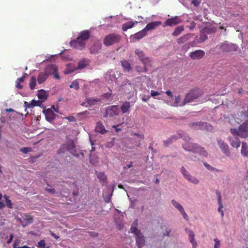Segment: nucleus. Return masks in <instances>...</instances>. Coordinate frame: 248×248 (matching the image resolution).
<instances>
[{
  "label": "nucleus",
  "mask_w": 248,
  "mask_h": 248,
  "mask_svg": "<svg viewBox=\"0 0 248 248\" xmlns=\"http://www.w3.org/2000/svg\"><path fill=\"white\" fill-rule=\"evenodd\" d=\"M190 34H185L177 40V43L178 44H184L187 41L190 37Z\"/></svg>",
  "instance_id": "2f4dec72"
},
{
  "label": "nucleus",
  "mask_w": 248,
  "mask_h": 248,
  "mask_svg": "<svg viewBox=\"0 0 248 248\" xmlns=\"http://www.w3.org/2000/svg\"><path fill=\"white\" fill-rule=\"evenodd\" d=\"M98 178L100 179L101 181H104L106 180L107 177L104 173H99L97 175Z\"/></svg>",
  "instance_id": "de8ad7c7"
},
{
  "label": "nucleus",
  "mask_w": 248,
  "mask_h": 248,
  "mask_svg": "<svg viewBox=\"0 0 248 248\" xmlns=\"http://www.w3.org/2000/svg\"><path fill=\"white\" fill-rule=\"evenodd\" d=\"M171 203L176 208L179 210V212L184 209L183 206L174 200H172L171 201Z\"/></svg>",
  "instance_id": "58836bf2"
},
{
  "label": "nucleus",
  "mask_w": 248,
  "mask_h": 248,
  "mask_svg": "<svg viewBox=\"0 0 248 248\" xmlns=\"http://www.w3.org/2000/svg\"><path fill=\"white\" fill-rule=\"evenodd\" d=\"M181 171L182 173L183 174L185 178H186L187 176V174H189L186 169L184 167H181Z\"/></svg>",
  "instance_id": "603ef678"
},
{
  "label": "nucleus",
  "mask_w": 248,
  "mask_h": 248,
  "mask_svg": "<svg viewBox=\"0 0 248 248\" xmlns=\"http://www.w3.org/2000/svg\"><path fill=\"white\" fill-rule=\"evenodd\" d=\"M49 73L46 69L44 72H41L37 77V82L39 84L44 82L47 78Z\"/></svg>",
  "instance_id": "f3484780"
},
{
  "label": "nucleus",
  "mask_w": 248,
  "mask_h": 248,
  "mask_svg": "<svg viewBox=\"0 0 248 248\" xmlns=\"http://www.w3.org/2000/svg\"><path fill=\"white\" fill-rule=\"evenodd\" d=\"M102 46L101 43L99 42H97L93 44L90 49V52L92 54L97 53L99 50L101 49Z\"/></svg>",
  "instance_id": "4be33fe9"
},
{
  "label": "nucleus",
  "mask_w": 248,
  "mask_h": 248,
  "mask_svg": "<svg viewBox=\"0 0 248 248\" xmlns=\"http://www.w3.org/2000/svg\"><path fill=\"white\" fill-rule=\"evenodd\" d=\"M46 242L44 240H41L38 242V247L39 248H46Z\"/></svg>",
  "instance_id": "8fccbe9b"
},
{
  "label": "nucleus",
  "mask_w": 248,
  "mask_h": 248,
  "mask_svg": "<svg viewBox=\"0 0 248 248\" xmlns=\"http://www.w3.org/2000/svg\"><path fill=\"white\" fill-rule=\"evenodd\" d=\"M201 1L202 0H193L191 3L195 6L197 7L199 6Z\"/></svg>",
  "instance_id": "6e6d98bb"
},
{
  "label": "nucleus",
  "mask_w": 248,
  "mask_h": 248,
  "mask_svg": "<svg viewBox=\"0 0 248 248\" xmlns=\"http://www.w3.org/2000/svg\"><path fill=\"white\" fill-rule=\"evenodd\" d=\"M217 203L219 205V207L218 208V211L219 213H221V216H222V217H223L224 216V212H223V210H222V209L223 208V204L222 202Z\"/></svg>",
  "instance_id": "49530a36"
},
{
  "label": "nucleus",
  "mask_w": 248,
  "mask_h": 248,
  "mask_svg": "<svg viewBox=\"0 0 248 248\" xmlns=\"http://www.w3.org/2000/svg\"><path fill=\"white\" fill-rule=\"evenodd\" d=\"M36 85V78L35 76H32L30 79L29 82V87L31 90H33Z\"/></svg>",
  "instance_id": "c9c22d12"
},
{
  "label": "nucleus",
  "mask_w": 248,
  "mask_h": 248,
  "mask_svg": "<svg viewBox=\"0 0 248 248\" xmlns=\"http://www.w3.org/2000/svg\"><path fill=\"white\" fill-rule=\"evenodd\" d=\"M27 76H28V75L26 73H24L23 76L20 78H18L16 81H19V82H23L25 80L26 77Z\"/></svg>",
  "instance_id": "5fc2aeb1"
},
{
  "label": "nucleus",
  "mask_w": 248,
  "mask_h": 248,
  "mask_svg": "<svg viewBox=\"0 0 248 248\" xmlns=\"http://www.w3.org/2000/svg\"><path fill=\"white\" fill-rule=\"evenodd\" d=\"M136 237V241L137 247L141 248L145 245L144 237L141 233H139Z\"/></svg>",
  "instance_id": "2eb2a0df"
},
{
  "label": "nucleus",
  "mask_w": 248,
  "mask_h": 248,
  "mask_svg": "<svg viewBox=\"0 0 248 248\" xmlns=\"http://www.w3.org/2000/svg\"><path fill=\"white\" fill-rule=\"evenodd\" d=\"M203 92L198 88L191 90L185 96L183 101L182 105L192 102L203 103L207 101L206 98H202Z\"/></svg>",
  "instance_id": "f257e3e1"
},
{
  "label": "nucleus",
  "mask_w": 248,
  "mask_h": 248,
  "mask_svg": "<svg viewBox=\"0 0 248 248\" xmlns=\"http://www.w3.org/2000/svg\"><path fill=\"white\" fill-rule=\"evenodd\" d=\"M161 24V21L152 22L148 23L144 29L147 32L148 31L156 28L157 27L160 26Z\"/></svg>",
  "instance_id": "aec40b11"
},
{
  "label": "nucleus",
  "mask_w": 248,
  "mask_h": 248,
  "mask_svg": "<svg viewBox=\"0 0 248 248\" xmlns=\"http://www.w3.org/2000/svg\"><path fill=\"white\" fill-rule=\"evenodd\" d=\"M214 241L215 242V244L214 246V248H219L220 247V242L217 238L214 239Z\"/></svg>",
  "instance_id": "4d7b16f0"
},
{
  "label": "nucleus",
  "mask_w": 248,
  "mask_h": 248,
  "mask_svg": "<svg viewBox=\"0 0 248 248\" xmlns=\"http://www.w3.org/2000/svg\"><path fill=\"white\" fill-rule=\"evenodd\" d=\"M89 61L88 60H87V59L82 60L78 62V66L77 67H76L74 69L71 70L70 71V73L73 72L76 70L83 69L85 67H86L88 65H89Z\"/></svg>",
  "instance_id": "dca6fc26"
},
{
  "label": "nucleus",
  "mask_w": 248,
  "mask_h": 248,
  "mask_svg": "<svg viewBox=\"0 0 248 248\" xmlns=\"http://www.w3.org/2000/svg\"><path fill=\"white\" fill-rule=\"evenodd\" d=\"M216 194L217 196V203L222 202L220 192L219 191H217Z\"/></svg>",
  "instance_id": "13d9d810"
},
{
  "label": "nucleus",
  "mask_w": 248,
  "mask_h": 248,
  "mask_svg": "<svg viewBox=\"0 0 248 248\" xmlns=\"http://www.w3.org/2000/svg\"><path fill=\"white\" fill-rule=\"evenodd\" d=\"M37 96L39 99L42 100V101H44L47 99L46 92L43 89L38 91Z\"/></svg>",
  "instance_id": "473e14b6"
},
{
  "label": "nucleus",
  "mask_w": 248,
  "mask_h": 248,
  "mask_svg": "<svg viewBox=\"0 0 248 248\" xmlns=\"http://www.w3.org/2000/svg\"><path fill=\"white\" fill-rule=\"evenodd\" d=\"M205 52L202 50H197L190 53L189 57L193 60H199L203 57Z\"/></svg>",
  "instance_id": "f8f14e48"
},
{
  "label": "nucleus",
  "mask_w": 248,
  "mask_h": 248,
  "mask_svg": "<svg viewBox=\"0 0 248 248\" xmlns=\"http://www.w3.org/2000/svg\"><path fill=\"white\" fill-rule=\"evenodd\" d=\"M70 88H74L76 90L79 89V83L77 80H74L70 85Z\"/></svg>",
  "instance_id": "79ce46f5"
},
{
  "label": "nucleus",
  "mask_w": 248,
  "mask_h": 248,
  "mask_svg": "<svg viewBox=\"0 0 248 248\" xmlns=\"http://www.w3.org/2000/svg\"><path fill=\"white\" fill-rule=\"evenodd\" d=\"M166 94L169 96L170 97L172 98V99L173 98V95H172V92L170 91H167L166 92Z\"/></svg>",
  "instance_id": "69168bd1"
},
{
  "label": "nucleus",
  "mask_w": 248,
  "mask_h": 248,
  "mask_svg": "<svg viewBox=\"0 0 248 248\" xmlns=\"http://www.w3.org/2000/svg\"><path fill=\"white\" fill-rule=\"evenodd\" d=\"M121 62L122 66L124 68V71L128 72L131 70L132 67L131 64L129 63L127 60H122Z\"/></svg>",
  "instance_id": "bb28decb"
},
{
  "label": "nucleus",
  "mask_w": 248,
  "mask_h": 248,
  "mask_svg": "<svg viewBox=\"0 0 248 248\" xmlns=\"http://www.w3.org/2000/svg\"><path fill=\"white\" fill-rule=\"evenodd\" d=\"M177 138L175 136H172L167 140L163 141V143L165 146H168L171 144L173 141H176Z\"/></svg>",
  "instance_id": "f704fd0d"
},
{
  "label": "nucleus",
  "mask_w": 248,
  "mask_h": 248,
  "mask_svg": "<svg viewBox=\"0 0 248 248\" xmlns=\"http://www.w3.org/2000/svg\"><path fill=\"white\" fill-rule=\"evenodd\" d=\"M90 32L87 30L82 31L79 36L78 37L79 39L83 40L84 42L87 40L90 37Z\"/></svg>",
  "instance_id": "cd10ccee"
},
{
  "label": "nucleus",
  "mask_w": 248,
  "mask_h": 248,
  "mask_svg": "<svg viewBox=\"0 0 248 248\" xmlns=\"http://www.w3.org/2000/svg\"><path fill=\"white\" fill-rule=\"evenodd\" d=\"M190 47V44L189 43H186L182 47V49L184 51H186Z\"/></svg>",
  "instance_id": "09e8293b"
},
{
  "label": "nucleus",
  "mask_w": 248,
  "mask_h": 248,
  "mask_svg": "<svg viewBox=\"0 0 248 248\" xmlns=\"http://www.w3.org/2000/svg\"><path fill=\"white\" fill-rule=\"evenodd\" d=\"M14 248H31L27 246H24L22 247H16V243H15L14 245Z\"/></svg>",
  "instance_id": "774afa93"
},
{
  "label": "nucleus",
  "mask_w": 248,
  "mask_h": 248,
  "mask_svg": "<svg viewBox=\"0 0 248 248\" xmlns=\"http://www.w3.org/2000/svg\"><path fill=\"white\" fill-rule=\"evenodd\" d=\"M135 54L138 56L139 60L143 64H148L151 62V59L145 56L143 51L140 49H136L135 50Z\"/></svg>",
  "instance_id": "1a4fd4ad"
},
{
  "label": "nucleus",
  "mask_w": 248,
  "mask_h": 248,
  "mask_svg": "<svg viewBox=\"0 0 248 248\" xmlns=\"http://www.w3.org/2000/svg\"><path fill=\"white\" fill-rule=\"evenodd\" d=\"M217 140L219 147L223 152V153L226 156H230V152L229 149L228 145L220 139L217 138Z\"/></svg>",
  "instance_id": "9d476101"
},
{
  "label": "nucleus",
  "mask_w": 248,
  "mask_h": 248,
  "mask_svg": "<svg viewBox=\"0 0 248 248\" xmlns=\"http://www.w3.org/2000/svg\"><path fill=\"white\" fill-rule=\"evenodd\" d=\"M190 126L195 129H212L211 126L208 123L201 122L191 123Z\"/></svg>",
  "instance_id": "423d86ee"
},
{
  "label": "nucleus",
  "mask_w": 248,
  "mask_h": 248,
  "mask_svg": "<svg viewBox=\"0 0 248 248\" xmlns=\"http://www.w3.org/2000/svg\"><path fill=\"white\" fill-rule=\"evenodd\" d=\"M67 119L69 122H75L76 121V119L74 116H69L65 118Z\"/></svg>",
  "instance_id": "e2e57ef3"
},
{
  "label": "nucleus",
  "mask_w": 248,
  "mask_h": 248,
  "mask_svg": "<svg viewBox=\"0 0 248 248\" xmlns=\"http://www.w3.org/2000/svg\"><path fill=\"white\" fill-rule=\"evenodd\" d=\"M42 104V102L40 101H36L34 100H32L31 102L30 103V106L32 107V108L35 106H40Z\"/></svg>",
  "instance_id": "c03bdc74"
},
{
  "label": "nucleus",
  "mask_w": 248,
  "mask_h": 248,
  "mask_svg": "<svg viewBox=\"0 0 248 248\" xmlns=\"http://www.w3.org/2000/svg\"><path fill=\"white\" fill-rule=\"evenodd\" d=\"M141 21H130L124 23L122 26V29L124 31H126L127 30L132 28L134 26Z\"/></svg>",
  "instance_id": "6ab92c4d"
},
{
  "label": "nucleus",
  "mask_w": 248,
  "mask_h": 248,
  "mask_svg": "<svg viewBox=\"0 0 248 248\" xmlns=\"http://www.w3.org/2000/svg\"><path fill=\"white\" fill-rule=\"evenodd\" d=\"M20 82H19V81H17L16 80V87L18 88V89H21L23 88V86L22 85H21L20 83Z\"/></svg>",
  "instance_id": "052dcab7"
},
{
  "label": "nucleus",
  "mask_w": 248,
  "mask_h": 248,
  "mask_svg": "<svg viewBox=\"0 0 248 248\" xmlns=\"http://www.w3.org/2000/svg\"><path fill=\"white\" fill-rule=\"evenodd\" d=\"M63 148H65L69 152H70L71 153L73 154L74 155H75L77 157L78 156V155H76L75 154V147L74 144V142L73 141H71L69 143H67L66 145H63Z\"/></svg>",
  "instance_id": "412c9836"
},
{
  "label": "nucleus",
  "mask_w": 248,
  "mask_h": 248,
  "mask_svg": "<svg viewBox=\"0 0 248 248\" xmlns=\"http://www.w3.org/2000/svg\"><path fill=\"white\" fill-rule=\"evenodd\" d=\"M183 149L188 152L193 153H198L201 155L206 157L208 155L207 152L203 147H201L196 143L188 141L183 144Z\"/></svg>",
  "instance_id": "f03ea898"
},
{
  "label": "nucleus",
  "mask_w": 248,
  "mask_h": 248,
  "mask_svg": "<svg viewBox=\"0 0 248 248\" xmlns=\"http://www.w3.org/2000/svg\"><path fill=\"white\" fill-rule=\"evenodd\" d=\"M134 135L136 136H137V137H139V138H141L142 139H143L144 137L143 135H140V134L139 133H134Z\"/></svg>",
  "instance_id": "338daca9"
},
{
  "label": "nucleus",
  "mask_w": 248,
  "mask_h": 248,
  "mask_svg": "<svg viewBox=\"0 0 248 248\" xmlns=\"http://www.w3.org/2000/svg\"><path fill=\"white\" fill-rule=\"evenodd\" d=\"M4 198L5 200L6 204L7 207L9 208H12V203L11 201L9 199V197L7 195H5L4 196Z\"/></svg>",
  "instance_id": "a19ab883"
},
{
  "label": "nucleus",
  "mask_w": 248,
  "mask_h": 248,
  "mask_svg": "<svg viewBox=\"0 0 248 248\" xmlns=\"http://www.w3.org/2000/svg\"><path fill=\"white\" fill-rule=\"evenodd\" d=\"M239 116L242 120L248 121V107L247 109L243 108V110L241 111Z\"/></svg>",
  "instance_id": "7c9ffc66"
},
{
  "label": "nucleus",
  "mask_w": 248,
  "mask_h": 248,
  "mask_svg": "<svg viewBox=\"0 0 248 248\" xmlns=\"http://www.w3.org/2000/svg\"><path fill=\"white\" fill-rule=\"evenodd\" d=\"M217 47L221 52H230L235 51L236 49V46L234 45L227 43H223L220 45H218L217 46Z\"/></svg>",
  "instance_id": "0eeeda50"
},
{
  "label": "nucleus",
  "mask_w": 248,
  "mask_h": 248,
  "mask_svg": "<svg viewBox=\"0 0 248 248\" xmlns=\"http://www.w3.org/2000/svg\"><path fill=\"white\" fill-rule=\"evenodd\" d=\"M46 190L52 194L54 193L55 192V189L53 188H46Z\"/></svg>",
  "instance_id": "0e129e2a"
},
{
  "label": "nucleus",
  "mask_w": 248,
  "mask_h": 248,
  "mask_svg": "<svg viewBox=\"0 0 248 248\" xmlns=\"http://www.w3.org/2000/svg\"><path fill=\"white\" fill-rule=\"evenodd\" d=\"M179 135L180 137L183 139L186 142L190 140V138L186 134L184 133H179Z\"/></svg>",
  "instance_id": "37998d69"
},
{
  "label": "nucleus",
  "mask_w": 248,
  "mask_h": 248,
  "mask_svg": "<svg viewBox=\"0 0 248 248\" xmlns=\"http://www.w3.org/2000/svg\"><path fill=\"white\" fill-rule=\"evenodd\" d=\"M186 232L189 235V240L190 242L191 243L192 245L193 248H196L197 246V243L195 240L194 236L195 234L191 230H188L187 229H186Z\"/></svg>",
  "instance_id": "a211bd4d"
},
{
  "label": "nucleus",
  "mask_w": 248,
  "mask_h": 248,
  "mask_svg": "<svg viewBox=\"0 0 248 248\" xmlns=\"http://www.w3.org/2000/svg\"><path fill=\"white\" fill-rule=\"evenodd\" d=\"M185 178L188 181L195 184H198L199 183V181L197 178L191 176L189 174H187V176Z\"/></svg>",
  "instance_id": "e433bc0d"
},
{
  "label": "nucleus",
  "mask_w": 248,
  "mask_h": 248,
  "mask_svg": "<svg viewBox=\"0 0 248 248\" xmlns=\"http://www.w3.org/2000/svg\"><path fill=\"white\" fill-rule=\"evenodd\" d=\"M228 140L230 141L231 146L233 147L238 148L240 147L241 141L239 139L235 138L234 139H232L231 137H229Z\"/></svg>",
  "instance_id": "a878e982"
},
{
  "label": "nucleus",
  "mask_w": 248,
  "mask_h": 248,
  "mask_svg": "<svg viewBox=\"0 0 248 248\" xmlns=\"http://www.w3.org/2000/svg\"><path fill=\"white\" fill-rule=\"evenodd\" d=\"M121 40V36L120 35L111 33L107 35L104 37L103 43L106 46H108L119 43Z\"/></svg>",
  "instance_id": "20e7f679"
},
{
  "label": "nucleus",
  "mask_w": 248,
  "mask_h": 248,
  "mask_svg": "<svg viewBox=\"0 0 248 248\" xmlns=\"http://www.w3.org/2000/svg\"><path fill=\"white\" fill-rule=\"evenodd\" d=\"M204 165L209 170H214V168L208 164L207 163H204Z\"/></svg>",
  "instance_id": "680f3d73"
},
{
  "label": "nucleus",
  "mask_w": 248,
  "mask_h": 248,
  "mask_svg": "<svg viewBox=\"0 0 248 248\" xmlns=\"http://www.w3.org/2000/svg\"><path fill=\"white\" fill-rule=\"evenodd\" d=\"M95 130L97 132L104 134L106 132V130L104 126L101 122H98L95 127Z\"/></svg>",
  "instance_id": "c756f323"
},
{
  "label": "nucleus",
  "mask_w": 248,
  "mask_h": 248,
  "mask_svg": "<svg viewBox=\"0 0 248 248\" xmlns=\"http://www.w3.org/2000/svg\"><path fill=\"white\" fill-rule=\"evenodd\" d=\"M119 110L118 106L112 105L106 108L103 116L105 118H107L108 117H113L115 116H118L119 115Z\"/></svg>",
  "instance_id": "39448f33"
},
{
  "label": "nucleus",
  "mask_w": 248,
  "mask_h": 248,
  "mask_svg": "<svg viewBox=\"0 0 248 248\" xmlns=\"http://www.w3.org/2000/svg\"><path fill=\"white\" fill-rule=\"evenodd\" d=\"M231 133L234 136H238L243 138L248 136V121H245L239 126L238 129L231 128Z\"/></svg>",
  "instance_id": "7ed1b4c3"
},
{
  "label": "nucleus",
  "mask_w": 248,
  "mask_h": 248,
  "mask_svg": "<svg viewBox=\"0 0 248 248\" xmlns=\"http://www.w3.org/2000/svg\"><path fill=\"white\" fill-rule=\"evenodd\" d=\"M50 68L52 69H53L54 71V78L57 79L60 78V77L59 76L58 73H57V69L55 66V65L52 64L50 66Z\"/></svg>",
  "instance_id": "a18cd8bd"
},
{
  "label": "nucleus",
  "mask_w": 248,
  "mask_h": 248,
  "mask_svg": "<svg viewBox=\"0 0 248 248\" xmlns=\"http://www.w3.org/2000/svg\"><path fill=\"white\" fill-rule=\"evenodd\" d=\"M182 22L181 18L178 16H175L172 18H168L164 23L163 27L174 26Z\"/></svg>",
  "instance_id": "6e6552de"
},
{
  "label": "nucleus",
  "mask_w": 248,
  "mask_h": 248,
  "mask_svg": "<svg viewBox=\"0 0 248 248\" xmlns=\"http://www.w3.org/2000/svg\"><path fill=\"white\" fill-rule=\"evenodd\" d=\"M147 64H144L143 67H141L140 66H136V70L137 72L139 73H142V72H147V68L146 65Z\"/></svg>",
  "instance_id": "4c0bfd02"
},
{
  "label": "nucleus",
  "mask_w": 248,
  "mask_h": 248,
  "mask_svg": "<svg viewBox=\"0 0 248 248\" xmlns=\"http://www.w3.org/2000/svg\"><path fill=\"white\" fill-rule=\"evenodd\" d=\"M241 154L244 157L248 156V145L245 142H242Z\"/></svg>",
  "instance_id": "393cba45"
},
{
  "label": "nucleus",
  "mask_w": 248,
  "mask_h": 248,
  "mask_svg": "<svg viewBox=\"0 0 248 248\" xmlns=\"http://www.w3.org/2000/svg\"><path fill=\"white\" fill-rule=\"evenodd\" d=\"M20 151L24 154H27L28 152L31 151V148H28V147H24L21 149H20Z\"/></svg>",
  "instance_id": "864d4df0"
},
{
  "label": "nucleus",
  "mask_w": 248,
  "mask_h": 248,
  "mask_svg": "<svg viewBox=\"0 0 248 248\" xmlns=\"http://www.w3.org/2000/svg\"><path fill=\"white\" fill-rule=\"evenodd\" d=\"M180 101L181 96L180 95L175 96L174 99H172V105L174 107L183 106L184 105H182L183 101L181 102Z\"/></svg>",
  "instance_id": "c85d7f7f"
},
{
  "label": "nucleus",
  "mask_w": 248,
  "mask_h": 248,
  "mask_svg": "<svg viewBox=\"0 0 248 248\" xmlns=\"http://www.w3.org/2000/svg\"><path fill=\"white\" fill-rule=\"evenodd\" d=\"M184 30V27L183 26L177 27L175 28L174 31L172 33V35L174 36H177L180 35Z\"/></svg>",
  "instance_id": "72a5a7b5"
},
{
  "label": "nucleus",
  "mask_w": 248,
  "mask_h": 248,
  "mask_svg": "<svg viewBox=\"0 0 248 248\" xmlns=\"http://www.w3.org/2000/svg\"><path fill=\"white\" fill-rule=\"evenodd\" d=\"M159 95H160V93L158 92L155 91L154 90L151 91V95L152 97H155V96Z\"/></svg>",
  "instance_id": "bf43d9fd"
},
{
  "label": "nucleus",
  "mask_w": 248,
  "mask_h": 248,
  "mask_svg": "<svg viewBox=\"0 0 248 248\" xmlns=\"http://www.w3.org/2000/svg\"><path fill=\"white\" fill-rule=\"evenodd\" d=\"M43 112L45 115L46 119L49 122L53 121L56 118V114L52 110V108L44 109Z\"/></svg>",
  "instance_id": "ddd939ff"
},
{
  "label": "nucleus",
  "mask_w": 248,
  "mask_h": 248,
  "mask_svg": "<svg viewBox=\"0 0 248 248\" xmlns=\"http://www.w3.org/2000/svg\"><path fill=\"white\" fill-rule=\"evenodd\" d=\"M130 231L131 232L135 234V236L139 234V233H141L140 232L137 228V224H133L131 227Z\"/></svg>",
  "instance_id": "ea45409f"
},
{
  "label": "nucleus",
  "mask_w": 248,
  "mask_h": 248,
  "mask_svg": "<svg viewBox=\"0 0 248 248\" xmlns=\"http://www.w3.org/2000/svg\"><path fill=\"white\" fill-rule=\"evenodd\" d=\"M70 44L72 47L79 50H82L85 46V42L78 37L76 40L70 41Z\"/></svg>",
  "instance_id": "9b49d317"
},
{
  "label": "nucleus",
  "mask_w": 248,
  "mask_h": 248,
  "mask_svg": "<svg viewBox=\"0 0 248 248\" xmlns=\"http://www.w3.org/2000/svg\"><path fill=\"white\" fill-rule=\"evenodd\" d=\"M130 108V103L129 101H125L121 106V110L122 113H129L130 112L129 109Z\"/></svg>",
  "instance_id": "b1692460"
},
{
  "label": "nucleus",
  "mask_w": 248,
  "mask_h": 248,
  "mask_svg": "<svg viewBox=\"0 0 248 248\" xmlns=\"http://www.w3.org/2000/svg\"><path fill=\"white\" fill-rule=\"evenodd\" d=\"M147 34L146 31L143 29L141 31L135 33L134 34L131 35L130 38L133 40H139Z\"/></svg>",
  "instance_id": "4468645a"
},
{
  "label": "nucleus",
  "mask_w": 248,
  "mask_h": 248,
  "mask_svg": "<svg viewBox=\"0 0 248 248\" xmlns=\"http://www.w3.org/2000/svg\"><path fill=\"white\" fill-rule=\"evenodd\" d=\"M180 212L181 213V214H182V215L183 216L184 218L186 220V221H188V219H189V217L187 215V214H186V213L185 212V210H184V209H183L182 210H181L180 211Z\"/></svg>",
  "instance_id": "3c124183"
},
{
  "label": "nucleus",
  "mask_w": 248,
  "mask_h": 248,
  "mask_svg": "<svg viewBox=\"0 0 248 248\" xmlns=\"http://www.w3.org/2000/svg\"><path fill=\"white\" fill-rule=\"evenodd\" d=\"M100 101V99L98 98H87L85 100V102H83L82 103V105L83 106L87 107V105H86V103H88L89 106H93L98 103Z\"/></svg>",
  "instance_id": "5701e85b"
}]
</instances>
